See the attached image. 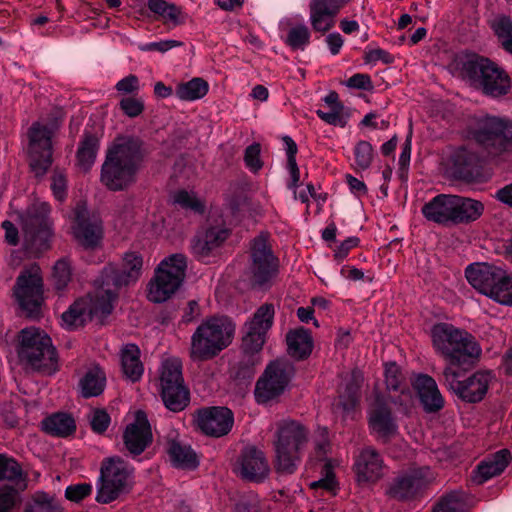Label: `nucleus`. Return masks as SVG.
<instances>
[{"label": "nucleus", "mask_w": 512, "mask_h": 512, "mask_svg": "<svg viewBox=\"0 0 512 512\" xmlns=\"http://www.w3.org/2000/svg\"><path fill=\"white\" fill-rule=\"evenodd\" d=\"M468 136L492 158L512 157V122L498 117L475 118L467 129Z\"/></svg>", "instance_id": "423d86ee"}, {"label": "nucleus", "mask_w": 512, "mask_h": 512, "mask_svg": "<svg viewBox=\"0 0 512 512\" xmlns=\"http://www.w3.org/2000/svg\"><path fill=\"white\" fill-rule=\"evenodd\" d=\"M142 267V256L137 252H127L124 254L121 270L113 264H108L103 268L104 279H106V284L112 281L115 286H127L140 278Z\"/></svg>", "instance_id": "393cba45"}, {"label": "nucleus", "mask_w": 512, "mask_h": 512, "mask_svg": "<svg viewBox=\"0 0 512 512\" xmlns=\"http://www.w3.org/2000/svg\"><path fill=\"white\" fill-rule=\"evenodd\" d=\"M234 512H266V510L257 495L249 494L236 503Z\"/></svg>", "instance_id": "69168bd1"}, {"label": "nucleus", "mask_w": 512, "mask_h": 512, "mask_svg": "<svg viewBox=\"0 0 512 512\" xmlns=\"http://www.w3.org/2000/svg\"><path fill=\"white\" fill-rule=\"evenodd\" d=\"M122 369L123 373L131 381H138L144 371L143 364L140 361V350L135 344H127L122 350Z\"/></svg>", "instance_id": "a19ab883"}, {"label": "nucleus", "mask_w": 512, "mask_h": 512, "mask_svg": "<svg viewBox=\"0 0 512 512\" xmlns=\"http://www.w3.org/2000/svg\"><path fill=\"white\" fill-rule=\"evenodd\" d=\"M310 31L304 24L292 27L286 37V44L292 49L303 50L310 42Z\"/></svg>", "instance_id": "13d9d810"}, {"label": "nucleus", "mask_w": 512, "mask_h": 512, "mask_svg": "<svg viewBox=\"0 0 512 512\" xmlns=\"http://www.w3.org/2000/svg\"><path fill=\"white\" fill-rule=\"evenodd\" d=\"M148 9L160 16L165 23H172L174 26L184 23L181 8L165 0H148Z\"/></svg>", "instance_id": "09e8293b"}, {"label": "nucleus", "mask_w": 512, "mask_h": 512, "mask_svg": "<svg viewBox=\"0 0 512 512\" xmlns=\"http://www.w3.org/2000/svg\"><path fill=\"white\" fill-rule=\"evenodd\" d=\"M111 423V417L104 409H94L90 416V426L94 433L103 434Z\"/></svg>", "instance_id": "0e129e2a"}, {"label": "nucleus", "mask_w": 512, "mask_h": 512, "mask_svg": "<svg viewBox=\"0 0 512 512\" xmlns=\"http://www.w3.org/2000/svg\"><path fill=\"white\" fill-rule=\"evenodd\" d=\"M260 356L252 353H243L235 368V378L243 382H249L255 375V367L260 363Z\"/></svg>", "instance_id": "5fc2aeb1"}, {"label": "nucleus", "mask_w": 512, "mask_h": 512, "mask_svg": "<svg viewBox=\"0 0 512 512\" xmlns=\"http://www.w3.org/2000/svg\"><path fill=\"white\" fill-rule=\"evenodd\" d=\"M369 426L382 437L390 436L397 430L391 409L380 396L376 397L369 410Z\"/></svg>", "instance_id": "473e14b6"}, {"label": "nucleus", "mask_w": 512, "mask_h": 512, "mask_svg": "<svg viewBox=\"0 0 512 512\" xmlns=\"http://www.w3.org/2000/svg\"><path fill=\"white\" fill-rule=\"evenodd\" d=\"M228 237L226 229L212 227L203 236L197 237L192 243V253L200 261H206Z\"/></svg>", "instance_id": "72a5a7b5"}, {"label": "nucleus", "mask_w": 512, "mask_h": 512, "mask_svg": "<svg viewBox=\"0 0 512 512\" xmlns=\"http://www.w3.org/2000/svg\"><path fill=\"white\" fill-rule=\"evenodd\" d=\"M290 366L282 361H273L267 365L257 380L254 390L258 404H266L283 394L289 384Z\"/></svg>", "instance_id": "dca6fc26"}, {"label": "nucleus", "mask_w": 512, "mask_h": 512, "mask_svg": "<svg viewBox=\"0 0 512 512\" xmlns=\"http://www.w3.org/2000/svg\"><path fill=\"white\" fill-rule=\"evenodd\" d=\"M187 269V257L175 253L164 258L148 285V299L153 303L167 301L181 287Z\"/></svg>", "instance_id": "1a4fd4ad"}, {"label": "nucleus", "mask_w": 512, "mask_h": 512, "mask_svg": "<svg viewBox=\"0 0 512 512\" xmlns=\"http://www.w3.org/2000/svg\"><path fill=\"white\" fill-rule=\"evenodd\" d=\"M354 156L355 163L359 169H368L374 157L373 146L368 141H359L354 148Z\"/></svg>", "instance_id": "bf43d9fd"}, {"label": "nucleus", "mask_w": 512, "mask_h": 512, "mask_svg": "<svg viewBox=\"0 0 512 512\" xmlns=\"http://www.w3.org/2000/svg\"><path fill=\"white\" fill-rule=\"evenodd\" d=\"M99 138L85 131L82 140L79 143L76 158L78 166L85 172L93 166L99 150Z\"/></svg>", "instance_id": "ea45409f"}, {"label": "nucleus", "mask_w": 512, "mask_h": 512, "mask_svg": "<svg viewBox=\"0 0 512 512\" xmlns=\"http://www.w3.org/2000/svg\"><path fill=\"white\" fill-rule=\"evenodd\" d=\"M19 503L18 489L10 485L0 487V512H12Z\"/></svg>", "instance_id": "052dcab7"}, {"label": "nucleus", "mask_w": 512, "mask_h": 512, "mask_svg": "<svg viewBox=\"0 0 512 512\" xmlns=\"http://www.w3.org/2000/svg\"><path fill=\"white\" fill-rule=\"evenodd\" d=\"M18 356L33 370L43 374L52 375L58 370V357L52 340L39 328L21 330Z\"/></svg>", "instance_id": "0eeeda50"}, {"label": "nucleus", "mask_w": 512, "mask_h": 512, "mask_svg": "<svg viewBox=\"0 0 512 512\" xmlns=\"http://www.w3.org/2000/svg\"><path fill=\"white\" fill-rule=\"evenodd\" d=\"M361 381L355 372L346 384L344 392L339 396L338 406L342 409L344 417L354 413L360 399Z\"/></svg>", "instance_id": "49530a36"}, {"label": "nucleus", "mask_w": 512, "mask_h": 512, "mask_svg": "<svg viewBox=\"0 0 512 512\" xmlns=\"http://www.w3.org/2000/svg\"><path fill=\"white\" fill-rule=\"evenodd\" d=\"M462 73L484 94L499 97L510 89L508 74L488 58L472 55L462 64Z\"/></svg>", "instance_id": "9d476101"}, {"label": "nucleus", "mask_w": 512, "mask_h": 512, "mask_svg": "<svg viewBox=\"0 0 512 512\" xmlns=\"http://www.w3.org/2000/svg\"><path fill=\"white\" fill-rule=\"evenodd\" d=\"M316 114L326 124L341 128H344L349 120V114L345 112V109L334 108L330 109L328 112L318 109L316 110Z\"/></svg>", "instance_id": "680f3d73"}, {"label": "nucleus", "mask_w": 512, "mask_h": 512, "mask_svg": "<svg viewBox=\"0 0 512 512\" xmlns=\"http://www.w3.org/2000/svg\"><path fill=\"white\" fill-rule=\"evenodd\" d=\"M350 0H311L310 2V23L317 32L325 33L335 24V17L338 12Z\"/></svg>", "instance_id": "c85d7f7f"}, {"label": "nucleus", "mask_w": 512, "mask_h": 512, "mask_svg": "<svg viewBox=\"0 0 512 512\" xmlns=\"http://www.w3.org/2000/svg\"><path fill=\"white\" fill-rule=\"evenodd\" d=\"M483 212L481 201L453 194H438L421 208L426 220L443 226L472 223Z\"/></svg>", "instance_id": "20e7f679"}, {"label": "nucleus", "mask_w": 512, "mask_h": 512, "mask_svg": "<svg viewBox=\"0 0 512 512\" xmlns=\"http://www.w3.org/2000/svg\"><path fill=\"white\" fill-rule=\"evenodd\" d=\"M490 298L503 305H512V276L503 271V279L497 281Z\"/></svg>", "instance_id": "4d7b16f0"}, {"label": "nucleus", "mask_w": 512, "mask_h": 512, "mask_svg": "<svg viewBox=\"0 0 512 512\" xmlns=\"http://www.w3.org/2000/svg\"><path fill=\"white\" fill-rule=\"evenodd\" d=\"M235 324L225 316L202 321L191 336L189 355L193 361H208L226 349L234 338Z\"/></svg>", "instance_id": "39448f33"}, {"label": "nucleus", "mask_w": 512, "mask_h": 512, "mask_svg": "<svg viewBox=\"0 0 512 512\" xmlns=\"http://www.w3.org/2000/svg\"><path fill=\"white\" fill-rule=\"evenodd\" d=\"M275 316V308L271 303L261 305L253 317L244 324L241 349L243 353L259 355L266 342Z\"/></svg>", "instance_id": "2eb2a0df"}, {"label": "nucleus", "mask_w": 512, "mask_h": 512, "mask_svg": "<svg viewBox=\"0 0 512 512\" xmlns=\"http://www.w3.org/2000/svg\"><path fill=\"white\" fill-rule=\"evenodd\" d=\"M14 296L21 310L31 319H38L44 304V283L37 266L23 270L16 279Z\"/></svg>", "instance_id": "f8f14e48"}, {"label": "nucleus", "mask_w": 512, "mask_h": 512, "mask_svg": "<svg viewBox=\"0 0 512 512\" xmlns=\"http://www.w3.org/2000/svg\"><path fill=\"white\" fill-rule=\"evenodd\" d=\"M63 326L69 330H74L83 326L87 320L92 317L88 311V302L84 299L76 300L62 316Z\"/></svg>", "instance_id": "c03bdc74"}, {"label": "nucleus", "mask_w": 512, "mask_h": 512, "mask_svg": "<svg viewBox=\"0 0 512 512\" xmlns=\"http://www.w3.org/2000/svg\"><path fill=\"white\" fill-rule=\"evenodd\" d=\"M119 106L122 112L130 118L139 116L144 110V102L140 98L135 97L123 98Z\"/></svg>", "instance_id": "774afa93"}, {"label": "nucleus", "mask_w": 512, "mask_h": 512, "mask_svg": "<svg viewBox=\"0 0 512 512\" xmlns=\"http://www.w3.org/2000/svg\"><path fill=\"white\" fill-rule=\"evenodd\" d=\"M172 202L184 210H189L195 214H203L205 212L204 202L198 198L195 192L180 189L171 195Z\"/></svg>", "instance_id": "864d4df0"}, {"label": "nucleus", "mask_w": 512, "mask_h": 512, "mask_svg": "<svg viewBox=\"0 0 512 512\" xmlns=\"http://www.w3.org/2000/svg\"><path fill=\"white\" fill-rule=\"evenodd\" d=\"M278 272V260L263 237H257L251 245L250 280L254 287L267 286Z\"/></svg>", "instance_id": "f3484780"}, {"label": "nucleus", "mask_w": 512, "mask_h": 512, "mask_svg": "<svg viewBox=\"0 0 512 512\" xmlns=\"http://www.w3.org/2000/svg\"><path fill=\"white\" fill-rule=\"evenodd\" d=\"M462 506L460 495L457 492H451L437 502L432 512H461Z\"/></svg>", "instance_id": "e2e57ef3"}, {"label": "nucleus", "mask_w": 512, "mask_h": 512, "mask_svg": "<svg viewBox=\"0 0 512 512\" xmlns=\"http://www.w3.org/2000/svg\"><path fill=\"white\" fill-rule=\"evenodd\" d=\"M209 91L207 81L195 77L187 82L177 84L175 95L182 101H196L203 98Z\"/></svg>", "instance_id": "a18cd8bd"}, {"label": "nucleus", "mask_w": 512, "mask_h": 512, "mask_svg": "<svg viewBox=\"0 0 512 512\" xmlns=\"http://www.w3.org/2000/svg\"><path fill=\"white\" fill-rule=\"evenodd\" d=\"M187 269V257L175 253L164 258L148 285V299L153 303L167 301L181 287Z\"/></svg>", "instance_id": "6e6552de"}, {"label": "nucleus", "mask_w": 512, "mask_h": 512, "mask_svg": "<svg viewBox=\"0 0 512 512\" xmlns=\"http://www.w3.org/2000/svg\"><path fill=\"white\" fill-rule=\"evenodd\" d=\"M195 423L203 434L219 438L231 431L234 415L227 407H205L197 410Z\"/></svg>", "instance_id": "6ab92c4d"}, {"label": "nucleus", "mask_w": 512, "mask_h": 512, "mask_svg": "<svg viewBox=\"0 0 512 512\" xmlns=\"http://www.w3.org/2000/svg\"><path fill=\"white\" fill-rule=\"evenodd\" d=\"M309 441V430L296 420L284 419L277 423L273 448L274 469L281 475L294 474L302 462Z\"/></svg>", "instance_id": "f03ea898"}, {"label": "nucleus", "mask_w": 512, "mask_h": 512, "mask_svg": "<svg viewBox=\"0 0 512 512\" xmlns=\"http://www.w3.org/2000/svg\"><path fill=\"white\" fill-rule=\"evenodd\" d=\"M443 378L446 387L458 398L468 403H477L487 394L492 374L488 371H477L463 378L460 371L447 366L443 370Z\"/></svg>", "instance_id": "ddd939ff"}, {"label": "nucleus", "mask_w": 512, "mask_h": 512, "mask_svg": "<svg viewBox=\"0 0 512 512\" xmlns=\"http://www.w3.org/2000/svg\"><path fill=\"white\" fill-rule=\"evenodd\" d=\"M106 373L100 365L92 363L85 366L78 381V390L83 398L98 397L106 387Z\"/></svg>", "instance_id": "2f4dec72"}, {"label": "nucleus", "mask_w": 512, "mask_h": 512, "mask_svg": "<svg viewBox=\"0 0 512 512\" xmlns=\"http://www.w3.org/2000/svg\"><path fill=\"white\" fill-rule=\"evenodd\" d=\"M74 235L86 249L97 247L103 237L102 221L95 215H90L84 204H77L74 210Z\"/></svg>", "instance_id": "412c9836"}, {"label": "nucleus", "mask_w": 512, "mask_h": 512, "mask_svg": "<svg viewBox=\"0 0 512 512\" xmlns=\"http://www.w3.org/2000/svg\"><path fill=\"white\" fill-rule=\"evenodd\" d=\"M385 463L373 447L363 448L355 457L353 470L358 483H376L385 473Z\"/></svg>", "instance_id": "4be33fe9"}, {"label": "nucleus", "mask_w": 512, "mask_h": 512, "mask_svg": "<svg viewBox=\"0 0 512 512\" xmlns=\"http://www.w3.org/2000/svg\"><path fill=\"white\" fill-rule=\"evenodd\" d=\"M134 469L120 457L105 458L100 467L95 500L101 504L115 501L132 485Z\"/></svg>", "instance_id": "9b49d317"}, {"label": "nucleus", "mask_w": 512, "mask_h": 512, "mask_svg": "<svg viewBox=\"0 0 512 512\" xmlns=\"http://www.w3.org/2000/svg\"><path fill=\"white\" fill-rule=\"evenodd\" d=\"M512 456L508 449L497 451L488 460L482 461L477 466L474 481L483 484L492 477L500 475L510 463Z\"/></svg>", "instance_id": "e433bc0d"}, {"label": "nucleus", "mask_w": 512, "mask_h": 512, "mask_svg": "<svg viewBox=\"0 0 512 512\" xmlns=\"http://www.w3.org/2000/svg\"><path fill=\"white\" fill-rule=\"evenodd\" d=\"M51 207L47 202L36 201L21 215L22 230L31 246L46 248L52 235L49 218Z\"/></svg>", "instance_id": "4468645a"}, {"label": "nucleus", "mask_w": 512, "mask_h": 512, "mask_svg": "<svg viewBox=\"0 0 512 512\" xmlns=\"http://www.w3.org/2000/svg\"><path fill=\"white\" fill-rule=\"evenodd\" d=\"M492 28L502 43L503 48L512 54V20L508 16L497 18Z\"/></svg>", "instance_id": "6e6d98bb"}, {"label": "nucleus", "mask_w": 512, "mask_h": 512, "mask_svg": "<svg viewBox=\"0 0 512 512\" xmlns=\"http://www.w3.org/2000/svg\"><path fill=\"white\" fill-rule=\"evenodd\" d=\"M176 386L187 387L182 375V364L178 359H167L161 367L160 388H166L168 394L172 387Z\"/></svg>", "instance_id": "79ce46f5"}, {"label": "nucleus", "mask_w": 512, "mask_h": 512, "mask_svg": "<svg viewBox=\"0 0 512 512\" xmlns=\"http://www.w3.org/2000/svg\"><path fill=\"white\" fill-rule=\"evenodd\" d=\"M260 153L261 147L258 143H253L245 149L244 162L246 167L252 172H257L263 166Z\"/></svg>", "instance_id": "338daca9"}, {"label": "nucleus", "mask_w": 512, "mask_h": 512, "mask_svg": "<svg viewBox=\"0 0 512 512\" xmlns=\"http://www.w3.org/2000/svg\"><path fill=\"white\" fill-rule=\"evenodd\" d=\"M176 386L187 387L182 375V364L178 359H167L161 367L160 388H166L168 394L172 387Z\"/></svg>", "instance_id": "37998d69"}, {"label": "nucleus", "mask_w": 512, "mask_h": 512, "mask_svg": "<svg viewBox=\"0 0 512 512\" xmlns=\"http://www.w3.org/2000/svg\"><path fill=\"white\" fill-rule=\"evenodd\" d=\"M24 512H62V507L54 495L37 491L26 502Z\"/></svg>", "instance_id": "8fccbe9b"}, {"label": "nucleus", "mask_w": 512, "mask_h": 512, "mask_svg": "<svg viewBox=\"0 0 512 512\" xmlns=\"http://www.w3.org/2000/svg\"><path fill=\"white\" fill-rule=\"evenodd\" d=\"M122 438L125 449L133 457L141 455L152 444V429L144 411L135 413L133 422L126 426Z\"/></svg>", "instance_id": "aec40b11"}, {"label": "nucleus", "mask_w": 512, "mask_h": 512, "mask_svg": "<svg viewBox=\"0 0 512 512\" xmlns=\"http://www.w3.org/2000/svg\"><path fill=\"white\" fill-rule=\"evenodd\" d=\"M160 395L167 409L172 412L184 410L190 402V392L188 387H172L167 394L166 388L160 390Z\"/></svg>", "instance_id": "3c124183"}, {"label": "nucleus", "mask_w": 512, "mask_h": 512, "mask_svg": "<svg viewBox=\"0 0 512 512\" xmlns=\"http://www.w3.org/2000/svg\"><path fill=\"white\" fill-rule=\"evenodd\" d=\"M0 482H8L19 491L28 487V474L12 456L0 453Z\"/></svg>", "instance_id": "f704fd0d"}, {"label": "nucleus", "mask_w": 512, "mask_h": 512, "mask_svg": "<svg viewBox=\"0 0 512 512\" xmlns=\"http://www.w3.org/2000/svg\"><path fill=\"white\" fill-rule=\"evenodd\" d=\"M288 354L295 360L307 359L313 350L314 342L311 333L304 327L290 330L286 334Z\"/></svg>", "instance_id": "c9c22d12"}, {"label": "nucleus", "mask_w": 512, "mask_h": 512, "mask_svg": "<svg viewBox=\"0 0 512 512\" xmlns=\"http://www.w3.org/2000/svg\"><path fill=\"white\" fill-rule=\"evenodd\" d=\"M503 271L487 263H473L465 269V277L476 290L490 297L497 281L503 279Z\"/></svg>", "instance_id": "a878e982"}, {"label": "nucleus", "mask_w": 512, "mask_h": 512, "mask_svg": "<svg viewBox=\"0 0 512 512\" xmlns=\"http://www.w3.org/2000/svg\"><path fill=\"white\" fill-rule=\"evenodd\" d=\"M165 451L174 468L195 470L199 466L196 452L188 444L179 439L176 431L172 430L165 436Z\"/></svg>", "instance_id": "bb28decb"}, {"label": "nucleus", "mask_w": 512, "mask_h": 512, "mask_svg": "<svg viewBox=\"0 0 512 512\" xmlns=\"http://www.w3.org/2000/svg\"><path fill=\"white\" fill-rule=\"evenodd\" d=\"M72 280V265L67 258H61L56 261L52 271V285L54 289L62 294L66 291Z\"/></svg>", "instance_id": "603ef678"}, {"label": "nucleus", "mask_w": 512, "mask_h": 512, "mask_svg": "<svg viewBox=\"0 0 512 512\" xmlns=\"http://www.w3.org/2000/svg\"><path fill=\"white\" fill-rule=\"evenodd\" d=\"M453 173L457 179L474 182L481 176L479 155L472 149L461 146L451 157Z\"/></svg>", "instance_id": "c756f323"}, {"label": "nucleus", "mask_w": 512, "mask_h": 512, "mask_svg": "<svg viewBox=\"0 0 512 512\" xmlns=\"http://www.w3.org/2000/svg\"><path fill=\"white\" fill-rule=\"evenodd\" d=\"M384 376L386 388L389 391H396L401 394L400 400H394V403L403 405L412 399V393L405 383V377L400 367L395 362H390L385 365Z\"/></svg>", "instance_id": "58836bf2"}, {"label": "nucleus", "mask_w": 512, "mask_h": 512, "mask_svg": "<svg viewBox=\"0 0 512 512\" xmlns=\"http://www.w3.org/2000/svg\"><path fill=\"white\" fill-rule=\"evenodd\" d=\"M144 161L143 143L137 137L119 136L107 148L100 182L109 191L127 190L137 181Z\"/></svg>", "instance_id": "f257e3e1"}, {"label": "nucleus", "mask_w": 512, "mask_h": 512, "mask_svg": "<svg viewBox=\"0 0 512 512\" xmlns=\"http://www.w3.org/2000/svg\"><path fill=\"white\" fill-rule=\"evenodd\" d=\"M282 141L287 155V170L290 175V179L287 182V188L293 191L296 196V189L300 185V170L296 161L298 147L296 142L288 135L283 136Z\"/></svg>", "instance_id": "de8ad7c7"}, {"label": "nucleus", "mask_w": 512, "mask_h": 512, "mask_svg": "<svg viewBox=\"0 0 512 512\" xmlns=\"http://www.w3.org/2000/svg\"><path fill=\"white\" fill-rule=\"evenodd\" d=\"M431 339L434 349L451 367L471 363L482 352L471 333L450 323L440 322L433 325Z\"/></svg>", "instance_id": "7ed1b4c3"}, {"label": "nucleus", "mask_w": 512, "mask_h": 512, "mask_svg": "<svg viewBox=\"0 0 512 512\" xmlns=\"http://www.w3.org/2000/svg\"><path fill=\"white\" fill-rule=\"evenodd\" d=\"M237 464L241 477L254 482L263 481L270 470L264 453L254 446L242 450Z\"/></svg>", "instance_id": "cd10ccee"}, {"label": "nucleus", "mask_w": 512, "mask_h": 512, "mask_svg": "<svg viewBox=\"0 0 512 512\" xmlns=\"http://www.w3.org/2000/svg\"><path fill=\"white\" fill-rule=\"evenodd\" d=\"M413 386L426 413H436L444 407V398L436 381L429 375L419 374Z\"/></svg>", "instance_id": "7c9ffc66"}, {"label": "nucleus", "mask_w": 512, "mask_h": 512, "mask_svg": "<svg viewBox=\"0 0 512 512\" xmlns=\"http://www.w3.org/2000/svg\"><path fill=\"white\" fill-rule=\"evenodd\" d=\"M41 429L50 436L66 438L75 433L76 422L71 414L56 412L41 421Z\"/></svg>", "instance_id": "4c0bfd02"}, {"label": "nucleus", "mask_w": 512, "mask_h": 512, "mask_svg": "<svg viewBox=\"0 0 512 512\" xmlns=\"http://www.w3.org/2000/svg\"><path fill=\"white\" fill-rule=\"evenodd\" d=\"M121 286H115L114 282L106 284L104 271L95 280V290L83 298L88 302V311L91 317L95 315L107 316L113 310V303L117 299L118 289Z\"/></svg>", "instance_id": "5701e85b"}, {"label": "nucleus", "mask_w": 512, "mask_h": 512, "mask_svg": "<svg viewBox=\"0 0 512 512\" xmlns=\"http://www.w3.org/2000/svg\"><path fill=\"white\" fill-rule=\"evenodd\" d=\"M430 469L419 468L397 477L389 488V495L397 500L414 498L430 481Z\"/></svg>", "instance_id": "b1692460"}, {"label": "nucleus", "mask_w": 512, "mask_h": 512, "mask_svg": "<svg viewBox=\"0 0 512 512\" xmlns=\"http://www.w3.org/2000/svg\"><path fill=\"white\" fill-rule=\"evenodd\" d=\"M29 149L31 155V169L36 176L41 177L52 165V131L39 122L29 128Z\"/></svg>", "instance_id": "a211bd4d"}]
</instances>
